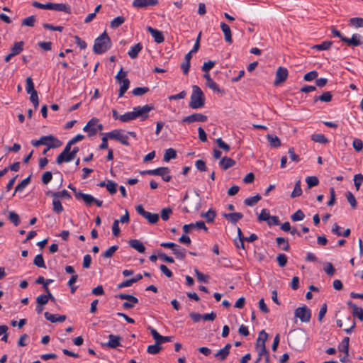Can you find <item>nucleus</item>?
Returning <instances> with one entry per match:
<instances>
[{
    "mask_svg": "<svg viewBox=\"0 0 363 363\" xmlns=\"http://www.w3.org/2000/svg\"><path fill=\"white\" fill-rule=\"evenodd\" d=\"M130 80L128 79H123L122 82L121 84V86H120V89H119V93H118V97L121 98L122 97L124 94L127 91V90L129 88V86H130Z\"/></svg>",
    "mask_w": 363,
    "mask_h": 363,
    "instance_id": "obj_36",
    "label": "nucleus"
},
{
    "mask_svg": "<svg viewBox=\"0 0 363 363\" xmlns=\"http://www.w3.org/2000/svg\"><path fill=\"white\" fill-rule=\"evenodd\" d=\"M153 109L154 106L150 104H147L143 106H135L133 108V111L126 112L121 115L119 120L121 122L126 123L140 117L141 121H145L149 117L148 113Z\"/></svg>",
    "mask_w": 363,
    "mask_h": 363,
    "instance_id": "obj_1",
    "label": "nucleus"
},
{
    "mask_svg": "<svg viewBox=\"0 0 363 363\" xmlns=\"http://www.w3.org/2000/svg\"><path fill=\"white\" fill-rule=\"evenodd\" d=\"M345 196L347 198V201L350 204L351 207L353 209H355L357 208V203L356 199H355L354 196L352 194V193L351 191H347L345 194Z\"/></svg>",
    "mask_w": 363,
    "mask_h": 363,
    "instance_id": "obj_43",
    "label": "nucleus"
},
{
    "mask_svg": "<svg viewBox=\"0 0 363 363\" xmlns=\"http://www.w3.org/2000/svg\"><path fill=\"white\" fill-rule=\"evenodd\" d=\"M173 254L176 256L177 259H184L186 257V249L182 247L180 245L177 244V247L172 249Z\"/></svg>",
    "mask_w": 363,
    "mask_h": 363,
    "instance_id": "obj_27",
    "label": "nucleus"
},
{
    "mask_svg": "<svg viewBox=\"0 0 363 363\" xmlns=\"http://www.w3.org/2000/svg\"><path fill=\"white\" fill-rule=\"evenodd\" d=\"M52 197H53V199H52L53 211L57 214H60L64 211L62 203L58 198H57L55 196H52Z\"/></svg>",
    "mask_w": 363,
    "mask_h": 363,
    "instance_id": "obj_29",
    "label": "nucleus"
},
{
    "mask_svg": "<svg viewBox=\"0 0 363 363\" xmlns=\"http://www.w3.org/2000/svg\"><path fill=\"white\" fill-rule=\"evenodd\" d=\"M150 91L149 88L147 86L144 87H136L133 91L132 93L135 96H142Z\"/></svg>",
    "mask_w": 363,
    "mask_h": 363,
    "instance_id": "obj_53",
    "label": "nucleus"
},
{
    "mask_svg": "<svg viewBox=\"0 0 363 363\" xmlns=\"http://www.w3.org/2000/svg\"><path fill=\"white\" fill-rule=\"evenodd\" d=\"M136 211L140 216L146 218L150 224H155L159 220V215L157 213H152L146 211L142 205H138L136 206Z\"/></svg>",
    "mask_w": 363,
    "mask_h": 363,
    "instance_id": "obj_6",
    "label": "nucleus"
},
{
    "mask_svg": "<svg viewBox=\"0 0 363 363\" xmlns=\"http://www.w3.org/2000/svg\"><path fill=\"white\" fill-rule=\"evenodd\" d=\"M36 308L35 311L38 314H41L43 311L44 310V306L45 305V294H40L36 298Z\"/></svg>",
    "mask_w": 363,
    "mask_h": 363,
    "instance_id": "obj_22",
    "label": "nucleus"
},
{
    "mask_svg": "<svg viewBox=\"0 0 363 363\" xmlns=\"http://www.w3.org/2000/svg\"><path fill=\"white\" fill-rule=\"evenodd\" d=\"M363 182V175L362 174H357L354 176V183L356 189L358 191Z\"/></svg>",
    "mask_w": 363,
    "mask_h": 363,
    "instance_id": "obj_59",
    "label": "nucleus"
},
{
    "mask_svg": "<svg viewBox=\"0 0 363 363\" xmlns=\"http://www.w3.org/2000/svg\"><path fill=\"white\" fill-rule=\"evenodd\" d=\"M161 350L162 347L160 346V345L157 344V342H155V345H151L147 347V352L149 354H157L160 352Z\"/></svg>",
    "mask_w": 363,
    "mask_h": 363,
    "instance_id": "obj_45",
    "label": "nucleus"
},
{
    "mask_svg": "<svg viewBox=\"0 0 363 363\" xmlns=\"http://www.w3.org/2000/svg\"><path fill=\"white\" fill-rule=\"evenodd\" d=\"M231 348V345L228 343L225 345V347L220 350H219L215 354L214 357L220 361H224L228 357L230 354V350Z\"/></svg>",
    "mask_w": 363,
    "mask_h": 363,
    "instance_id": "obj_15",
    "label": "nucleus"
},
{
    "mask_svg": "<svg viewBox=\"0 0 363 363\" xmlns=\"http://www.w3.org/2000/svg\"><path fill=\"white\" fill-rule=\"evenodd\" d=\"M256 350L257 352L258 356H267L269 354V351L266 348L265 345H256Z\"/></svg>",
    "mask_w": 363,
    "mask_h": 363,
    "instance_id": "obj_57",
    "label": "nucleus"
},
{
    "mask_svg": "<svg viewBox=\"0 0 363 363\" xmlns=\"http://www.w3.org/2000/svg\"><path fill=\"white\" fill-rule=\"evenodd\" d=\"M306 180L308 188H312L319 184L318 177L315 176L308 177Z\"/></svg>",
    "mask_w": 363,
    "mask_h": 363,
    "instance_id": "obj_52",
    "label": "nucleus"
},
{
    "mask_svg": "<svg viewBox=\"0 0 363 363\" xmlns=\"http://www.w3.org/2000/svg\"><path fill=\"white\" fill-rule=\"evenodd\" d=\"M30 176L28 177L27 178L24 179L23 180H22L15 187V191H14L13 195L15 194L16 192L22 191L26 187V186L30 183Z\"/></svg>",
    "mask_w": 363,
    "mask_h": 363,
    "instance_id": "obj_38",
    "label": "nucleus"
},
{
    "mask_svg": "<svg viewBox=\"0 0 363 363\" xmlns=\"http://www.w3.org/2000/svg\"><path fill=\"white\" fill-rule=\"evenodd\" d=\"M24 43L23 41L16 42L13 44V46L11 49V52L12 55H17L20 54L23 50Z\"/></svg>",
    "mask_w": 363,
    "mask_h": 363,
    "instance_id": "obj_32",
    "label": "nucleus"
},
{
    "mask_svg": "<svg viewBox=\"0 0 363 363\" xmlns=\"http://www.w3.org/2000/svg\"><path fill=\"white\" fill-rule=\"evenodd\" d=\"M63 143L52 135H47V151L50 149L59 148Z\"/></svg>",
    "mask_w": 363,
    "mask_h": 363,
    "instance_id": "obj_13",
    "label": "nucleus"
},
{
    "mask_svg": "<svg viewBox=\"0 0 363 363\" xmlns=\"http://www.w3.org/2000/svg\"><path fill=\"white\" fill-rule=\"evenodd\" d=\"M177 157V151L173 148H169L166 150L163 160L165 162H169L172 159Z\"/></svg>",
    "mask_w": 363,
    "mask_h": 363,
    "instance_id": "obj_37",
    "label": "nucleus"
},
{
    "mask_svg": "<svg viewBox=\"0 0 363 363\" xmlns=\"http://www.w3.org/2000/svg\"><path fill=\"white\" fill-rule=\"evenodd\" d=\"M342 42L352 46H359L363 44L361 36L358 34H353L351 38L345 37V38H342Z\"/></svg>",
    "mask_w": 363,
    "mask_h": 363,
    "instance_id": "obj_17",
    "label": "nucleus"
},
{
    "mask_svg": "<svg viewBox=\"0 0 363 363\" xmlns=\"http://www.w3.org/2000/svg\"><path fill=\"white\" fill-rule=\"evenodd\" d=\"M261 199H262L261 196L259 194H257L254 196H250V197L245 199L244 200V203L247 206H253Z\"/></svg>",
    "mask_w": 363,
    "mask_h": 363,
    "instance_id": "obj_33",
    "label": "nucleus"
},
{
    "mask_svg": "<svg viewBox=\"0 0 363 363\" xmlns=\"http://www.w3.org/2000/svg\"><path fill=\"white\" fill-rule=\"evenodd\" d=\"M277 247L284 250L289 251L290 250V245L286 238L282 237H278L276 239Z\"/></svg>",
    "mask_w": 363,
    "mask_h": 363,
    "instance_id": "obj_23",
    "label": "nucleus"
},
{
    "mask_svg": "<svg viewBox=\"0 0 363 363\" xmlns=\"http://www.w3.org/2000/svg\"><path fill=\"white\" fill-rule=\"evenodd\" d=\"M311 140L321 144H326L328 143V138L323 134H313L311 136Z\"/></svg>",
    "mask_w": 363,
    "mask_h": 363,
    "instance_id": "obj_40",
    "label": "nucleus"
},
{
    "mask_svg": "<svg viewBox=\"0 0 363 363\" xmlns=\"http://www.w3.org/2000/svg\"><path fill=\"white\" fill-rule=\"evenodd\" d=\"M333 45L332 41H323L320 44L314 45L313 48L317 50H327Z\"/></svg>",
    "mask_w": 363,
    "mask_h": 363,
    "instance_id": "obj_42",
    "label": "nucleus"
},
{
    "mask_svg": "<svg viewBox=\"0 0 363 363\" xmlns=\"http://www.w3.org/2000/svg\"><path fill=\"white\" fill-rule=\"evenodd\" d=\"M302 194V189L301 186V181L298 180L294 186V190L291 192V197L296 198Z\"/></svg>",
    "mask_w": 363,
    "mask_h": 363,
    "instance_id": "obj_41",
    "label": "nucleus"
},
{
    "mask_svg": "<svg viewBox=\"0 0 363 363\" xmlns=\"http://www.w3.org/2000/svg\"><path fill=\"white\" fill-rule=\"evenodd\" d=\"M208 117L202 113H193L190 116H186L182 119L183 123H191L194 122H205Z\"/></svg>",
    "mask_w": 363,
    "mask_h": 363,
    "instance_id": "obj_10",
    "label": "nucleus"
},
{
    "mask_svg": "<svg viewBox=\"0 0 363 363\" xmlns=\"http://www.w3.org/2000/svg\"><path fill=\"white\" fill-rule=\"evenodd\" d=\"M47 10H53L57 11H64L66 13H70V7L66 4H57L47 2Z\"/></svg>",
    "mask_w": 363,
    "mask_h": 363,
    "instance_id": "obj_11",
    "label": "nucleus"
},
{
    "mask_svg": "<svg viewBox=\"0 0 363 363\" xmlns=\"http://www.w3.org/2000/svg\"><path fill=\"white\" fill-rule=\"evenodd\" d=\"M267 139L272 147L277 148L281 145V140L277 135L267 134Z\"/></svg>",
    "mask_w": 363,
    "mask_h": 363,
    "instance_id": "obj_24",
    "label": "nucleus"
},
{
    "mask_svg": "<svg viewBox=\"0 0 363 363\" xmlns=\"http://www.w3.org/2000/svg\"><path fill=\"white\" fill-rule=\"evenodd\" d=\"M28 94H30V100L33 103L35 108H37L39 104L37 91L33 90V91L28 92Z\"/></svg>",
    "mask_w": 363,
    "mask_h": 363,
    "instance_id": "obj_58",
    "label": "nucleus"
},
{
    "mask_svg": "<svg viewBox=\"0 0 363 363\" xmlns=\"http://www.w3.org/2000/svg\"><path fill=\"white\" fill-rule=\"evenodd\" d=\"M350 25L355 28L363 27V18L360 17H354L350 19Z\"/></svg>",
    "mask_w": 363,
    "mask_h": 363,
    "instance_id": "obj_44",
    "label": "nucleus"
},
{
    "mask_svg": "<svg viewBox=\"0 0 363 363\" xmlns=\"http://www.w3.org/2000/svg\"><path fill=\"white\" fill-rule=\"evenodd\" d=\"M295 317L298 318L301 321L308 323L311 318V310L306 306L298 307L295 310Z\"/></svg>",
    "mask_w": 363,
    "mask_h": 363,
    "instance_id": "obj_7",
    "label": "nucleus"
},
{
    "mask_svg": "<svg viewBox=\"0 0 363 363\" xmlns=\"http://www.w3.org/2000/svg\"><path fill=\"white\" fill-rule=\"evenodd\" d=\"M206 85L208 87H209L211 89H212L214 91H216V92L220 93V94H224V90L220 89L218 85L213 79L206 82Z\"/></svg>",
    "mask_w": 363,
    "mask_h": 363,
    "instance_id": "obj_50",
    "label": "nucleus"
},
{
    "mask_svg": "<svg viewBox=\"0 0 363 363\" xmlns=\"http://www.w3.org/2000/svg\"><path fill=\"white\" fill-rule=\"evenodd\" d=\"M235 164V161L230 157H223L219 162L220 167L223 170H227L228 169L233 167Z\"/></svg>",
    "mask_w": 363,
    "mask_h": 363,
    "instance_id": "obj_20",
    "label": "nucleus"
},
{
    "mask_svg": "<svg viewBox=\"0 0 363 363\" xmlns=\"http://www.w3.org/2000/svg\"><path fill=\"white\" fill-rule=\"evenodd\" d=\"M267 337L268 334L265 332V330H262L260 331L256 341V345H265V342L267 341Z\"/></svg>",
    "mask_w": 363,
    "mask_h": 363,
    "instance_id": "obj_39",
    "label": "nucleus"
},
{
    "mask_svg": "<svg viewBox=\"0 0 363 363\" xmlns=\"http://www.w3.org/2000/svg\"><path fill=\"white\" fill-rule=\"evenodd\" d=\"M124 21H125L124 17L118 16L111 21L110 26L112 28H117L120 26H121L124 23Z\"/></svg>",
    "mask_w": 363,
    "mask_h": 363,
    "instance_id": "obj_47",
    "label": "nucleus"
},
{
    "mask_svg": "<svg viewBox=\"0 0 363 363\" xmlns=\"http://www.w3.org/2000/svg\"><path fill=\"white\" fill-rule=\"evenodd\" d=\"M333 95L330 91H325L321 95L318 96H315L313 101L315 103L318 101H320L323 102H330L332 101Z\"/></svg>",
    "mask_w": 363,
    "mask_h": 363,
    "instance_id": "obj_28",
    "label": "nucleus"
},
{
    "mask_svg": "<svg viewBox=\"0 0 363 363\" xmlns=\"http://www.w3.org/2000/svg\"><path fill=\"white\" fill-rule=\"evenodd\" d=\"M194 272L196 274L198 281H199L201 282H204V283H207L208 281L209 277L208 275L203 274L197 269H194Z\"/></svg>",
    "mask_w": 363,
    "mask_h": 363,
    "instance_id": "obj_51",
    "label": "nucleus"
},
{
    "mask_svg": "<svg viewBox=\"0 0 363 363\" xmlns=\"http://www.w3.org/2000/svg\"><path fill=\"white\" fill-rule=\"evenodd\" d=\"M225 219L229 220L232 224H236L240 220L243 218V214L242 213L235 212L230 213H223L222 215Z\"/></svg>",
    "mask_w": 363,
    "mask_h": 363,
    "instance_id": "obj_18",
    "label": "nucleus"
},
{
    "mask_svg": "<svg viewBox=\"0 0 363 363\" xmlns=\"http://www.w3.org/2000/svg\"><path fill=\"white\" fill-rule=\"evenodd\" d=\"M123 130L121 129H115L111 132L106 133L107 137L110 140H116L117 141H119L121 139Z\"/></svg>",
    "mask_w": 363,
    "mask_h": 363,
    "instance_id": "obj_35",
    "label": "nucleus"
},
{
    "mask_svg": "<svg viewBox=\"0 0 363 363\" xmlns=\"http://www.w3.org/2000/svg\"><path fill=\"white\" fill-rule=\"evenodd\" d=\"M118 245H113L111 247H109L107 250H106L103 254L102 256L104 258H110L111 257L114 253L118 250Z\"/></svg>",
    "mask_w": 363,
    "mask_h": 363,
    "instance_id": "obj_48",
    "label": "nucleus"
},
{
    "mask_svg": "<svg viewBox=\"0 0 363 363\" xmlns=\"http://www.w3.org/2000/svg\"><path fill=\"white\" fill-rule=\"evenodd\" d=\"M323 269L325 272L329 276H333L335 272L333 265L330 262H326L324 264Z\"/></svg>",
    "mask_w": 363,
    "mask_h": 363,
    "instance_id": "obj_60",
    "label": "nucleus"
},
{
    "mask_svg": "<svg viewBox=\"0 0 363 363\" xmlns=\"http://www.w3.org/2000/svg\"><path fill=\"white\" fill-rule=\"evenodd\" d=\"M289 334L292 347L295 348L303 346L308 340L307 333L303 329L298 328L293 330Z\"/></svg>",
    "mask_w": 363,
    "mask_h": 363,
    "instance_id": "obj_4",
    "label": "nucleus"
},
{
    "mask_svg": "<svg viewBox=\"0 0 363 363\" xmlns=\"http://www.w3.org/2000/svg\"><path fill=\"white\" fill-rule=\"evenodd\" d=\"M67 318L65 315L51 314L47 312V320L51 323L64 322Z\"/></svg>",
    "mask_w": 363,
    "mask_h": 363,
    "instance_id": "obj_25",
    "label": "nucleus"
},
{
    "mask_svg": "<svg viewBox=\"0 0 363 363\" xmlns=\"http://www.w3.org/2000/svg\"><path fill=\"white\" fill-rule=\"evenodd\" d=\"M142 175H156L161 176L162 179L168 182L172 179V176L169 174L170 169L167 167H158L155 169L144 170L140 172Z\"/></svg>",
    "mask_w": 363,
    "mask_h": 363,
    "instance_id": "obj_5",
    "label": "nucleus"
},
{
    "mask_svg": "<svg viewBox=\"0 0 363 363\" xmlns=\"http://www.w3.org/2000/svg\"><path fill=\"white\" fill-rule=\"evenodd\" d=\"M72 161V158L70 157L69 152L65 153V151L62 152L57 157L56 162L58 164H60L63 162H69Z\"/></svg>",
    "mask_w": 363,
    "mask_h": 363,
    "instance_id": "obj_30",
    "label": "nucleus"
},
{
    "mask_svg": "<svg viewBox=\"0 0 363 363\" xmlns=\"http://www.w3.org/2000/svg\"><path fill=\"white\" fill-rule=\"evenodd\" d=\"M159 4V0H133L132 5L135 8H146L155 6Z\"/></svg>",
    "mask_w": 363,
    "mask_h": 363,
    "instance_id": "obj_12",
    "label": "nucleus"
},
{
    "mask_svg": "<svg viewBox=\"0 0 363 363\" xmlns=\"http://www.w3.org/2000/svg\"><path fill=\"white\" fill-rule=\"evenodd\" d=\"M99 122V119L96 118H92L90 119L86 125L83 128V130L84 132L88 133V136L91 137L96 134L97 129L96 128V125Z\"/></svg>",
    "mask_w": 363,
    "mask_h": 363,
    "instance_id": "obj_9",
    "label": "nucleus"
},
{
    "mask_svg": "<svg viewBox=\"0 0 363 363\" xmlns=\"http://www.w3.org/2000/svg\"><path fill=\"white\" fill-rule=\"evenodd\" d=\"M201 216L205 218L208 223L213 222L216 216V213L212 209H209L206 213H202Z\"/></svg>",
    "mask_w": 363,
    "mask_h": 363,
    "instance_id": "obj_46",
    "label": "nucleus"
},
{
    "mask_svg": "<svg viewBox=\"0 0 363 363\" xmlns=\"http://www.w3.org/2000/svg\"><path fill=\"white\" fill-rule=\"evenodd\" d=\"M147 31L151 34L153 37L155 41L157 43H162L164 40V38L162 31L158 30L157 29L153 28L151 26H148L147 28Z\"/></svg>",
    "mask_w": 363,
    "mask_h": 363,
    "instance_id": "obj_16",
    "label": "nucleus"
},
{
    "mask_svg": "<svg viewBox=\"0 0 363 363\" xmlns=\"http://www.w3.org/2000/svg\"><path fill=\"white\" fill-rule=\"evenodd\" d=\"M220 28L224 34L225 40L228 43H232V33L230 26L224 22L220 23Z\"/></svg>",
    "mask_w": 363,
    "mask_h": 363,
    "instance_id": "obj_19",
    "label": "nucleus"
},
{
    "mask_svg": "<svg viewBox=\"0 0 363 363\" xmlns=\"http://www.w3.org/2000/svg\"><path fill=\"white\" fill-rule=\"evenodd\" d=\"M349 342L350 338L345 337L342 340L341 343L338 346V350L340 352L349 353Z\"/></svg>",
    "mask_w": 363,
    "mask_h": 363,
    "instance_id": "obj_34",
    "label": "nucleus"
},
{
    "mask_svg": "<svg viewBox=\"0 0 363 363\" xmlns=\"http://www.w3.org/2000/svg\"><path fill=\"white\" fill-rule=\"evenodd\" d=\"M289 74L288 69L284 67H279L275 74V80L274 84L277 86L284 82Z\"/></svg>",
    "mask_w": 363,
    "mask_h": 363,
    "instance_id": "obj_8",
    "label": "nucleus"
},
{
    "mask_svg": "<svg viewBox=\"0 0 363 363\" xmlns=\"http://www.w3.org/2000/svg\"><path fill=\"white\" fill-rule=\"evenodd\" d=\"M128 244L132 248L136 250L138 252H139L140 253H144L145 251V245L139 240H136V239L130 240L128 241Z\"/></svg>",
    "mask_w": 363,
    "mask_h": 363,
    "instance_id": "obj_21",
    "label": "nucleus"
},
{
    "mask_svg": "<svg viewBox=\"0 0 363 363\" xmlns=\"http://www.w3.org/2000/svg\"><path fill=\"white\" fill-rule=\"evenodd\" d=\"M47 195H51L52 196H55V197L58 198L60 200L61 198H63V197H65L67 199L71 198V195L66 189H63L62 191H57V192H52L51 191H47Z\"/></svg>",
    "mask_w": 363,
    "mask_h": 363,
    "instance_id": "obj_31",
    "label": "nucleus"
},
{
    "mask_svg": "<svg viewBox=\"0 0 363 363\" xmlns=\"http://www.w3.org/2000/svg\"><path fill=\"white\" fill-rule=\"evenodd\" d=\"M352 315L354 318H357L359 320L363 321V308L360 307H357L354 308L352 311Z\"/></svg>",
    "mask_w": 363,
    "mask_h": 363,
    "instance_id": "obj_63",
    "label": "nucleus"
},
{
    "mask_svg": "<svg viewBox=\"0 0 363 363\" xmlns=\"http://www.w3.org/2000/svg\"><path fill=\"white\" fill-rule=\"evenodd\" d=\"M9 218L11 223H13L15 226H18L20 223V218L19 216L15 212H10Z\"/></svg>",
    "mask_w": 363,
    "mask_h": 363,
    "instance_id": "obj_56",
    "label": "nucleus"
},
{
    "mask_svg": "<svg viewBox=\"0 0 363 363\" xmlns=\"http://www.w3.org/2000/svg\"><path fill=\"white\" fill-rule=\"evenodd\" d=\"M111 40L107 33L104 31L94 40L93 51L95 54L101 55L106 52L111 47Z\"/></svg>",
    "mask_w": 363,
    "mask_h": 363,
    "instance_id": "obj_2",
    "label": "nucleus"
},
{
    "mask_svg": "<svg viewBox=\"0 0 363 363\" xmlns=\"http://www.w3.org/2000/svg\"><path fill=\"white\" fill-rule=\"evenodd\" d=\"M305 217L303 212L301 210H297L294 214L291 216V219L293 221L302 220Z\"/></svg>",
    "mask_w": 363,
    "mask_h": 363,
    "instance_id": "obj_54",
    "label": "nucleus"
},
{
    "mask_svg": "<svg viewBox=\"0 0 363 363\" xmlns=\"http://www.w3.org/2000/svg\"><path fill=\"white\" fill-rule=\"evenodd\" d=\"M106 189L111 194H115L117 191V184L111 180H108L106 184Z\"/></svg>",
    "mask_w": 363,
    "mask_h": 363,
    "instance_id": "obj_49",
    "label": "nucleus"
},
{
    "mask_svg": "<svg viewBox=\"0 0 363 363\" xmlns=\"http://www.w3.org/2000/svg\"><path fill=\"white\" fill-rule=\"evenodd\" d=\"M270 217L271 216L269 215L268 210L264 208L262 210L260 214L258 216V220L267 221L268 223Z\"/></svg>",
    "mask_w": 363,
    "mask_h": 363,
    "instance_id": "obj_55",
    "label": "nucleus"
},
{
    "mask_svg": "<svg viewBox=\"0 0 363 363\" xmlns=\"http://www.w3.org/2000/svg\"><path fill=\"white\" fill-rule=\"evenodd\" d=\"M192 94L191 95L189 106L192 109L203 108L205 105V96L202 90L197 85L192 86Z\"/></svg>",
    "mask_w": 363,
    "mask_h": 363,
    "instance_id": "obj_3",
    "label": "nucleus"
},
{
    "mask_svg": "<svg viewBox=\"0 0 363 363\" xmlns=\"http://www.w3.org/2000/svg\"><path fill=\"white\" fill-rule=\"evenodd\" d=\"M143 45L140 43H137L134 46L131 47L130 50L128 51V55L131 59H135L139 52L142 50Z\"/></svg>",
    "mask_w": 363,
    "mask_h": 363,
    "instance_id": "obj_26",
    "label": "nucleus"
},
{
    "mask_svg": "<svg viewBox=\"0 0 363 363\" xmlns=\"http://www.w3.org/2000/svg\"><path fill=\"white\" fill-rule=\"evenodd\" d=\"M108 342L101 344L103 347L116 349V347L121 345L120 341L121 340V337L119 335L111 334L108 335Z\"/></svg>",
    "mask_w": 363,
    "mask_h": 363,
    "instance_id": "obj_14",
    "label": "nucleus"
},
{
    "mask_svg": "<svg viewBox=\"0 0 363 363\" xmlns=\"http://www.w3.org/2000/svg\"><path fill=\"white\" fill-rule=\"evenodd\" d=\"M215 64V61L208 60V62L203 63V66L201 67V69L204 72H208L214 67Z\"/></svg>",
    "mask_w": 363,
    "mask_h": 363,
    "instance_id": "obj_64",
    "label": "nucleus"
},
{
    "mask_svg": "<svg viewBox=\"0 0 363 363\" xmlns=\"http://www.w3.org/2000/svg\"><path fill=\"white\" fill-rule=\"evenodd\" d=\"M277 260L279 267H284L287 263V257L284 254H279L277 257Z\"/></svg>",
    "mask_w": 363,
    "mask_h": 363,
    "instance_id": "obj_62",
    "label": "nucleus"
},
{
    "mask_svg": "<svg viewBox=\"0 0 363 363\" xmlns=\"http://www.w3.org/2000/svg\"><path fill=\"white\" fill-rule=\"evenodd\" d=\"M33 263L38 267H45L44 259L41 254L38 255L35 257Z\"/></svg>",
    "mask_w": 363,
    "mask_h": 363,
    "instance_id": "obj_61",
    "label": "nucleus"
}]
</instances>
